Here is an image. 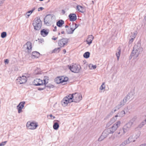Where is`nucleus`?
I'll return each mask as SVG.
<instances>
[{"mask_svg":"<svg viewBox=\"0 0 146 146\" xmlns=\"http://www.w3.org/2000/svg\"><path fill=\"white\" fill-rule=\"evenodd\" d=\"M47 78H48L47 76H44V78H45V79H44L43 81L44 83H43V85H42V86H44L45 87H46V86L47 85V84L48 83V82H46V79Z\"/></svg>","mask_w":146,"mask_h":146,"instance_id":"72a5a7b5","label":"nucleus"},{"mask_svg":"<svg viewBox=\"0 0 146 146\" xmlns=\"http://www.w3.org/2000/svg\"><path fill=\"white\" fill-rule=\"evenodd\" d=\"M33 83L34 85L40 86L43 85V81L40 79L36 78L34 80Z\"/></svg>","mask_w":146,"mask_h":146,"instance_id":"ddd939ff","label":"nucleus"},{"mask_svg":"<svg viewBox=\"0 0 146 146\" xmlns=\"http://www.w3.org/2000/svg\"><path fill=\"white\" fill-rule=\"evenodd\" d=\"M62 13L63 15L65 13V11L64 10L62 9Z\"/></svg>","mask_w":146,"mask_h":146,"instance_id":"13d9d810","label":"nucleus"},{"mask_svg":"<svg viewBox=\"0 0 146 146\" xmlns=\"http://www.w3.org/2000/svg\"><path fill=\"white\" fill-rule=\"evenodd\" d=\"M25 102L24 101L21 102L17 106V108L18 110V113H20L22 111V109L24 107V105L25 104Z\"/></svg>","mask_w":146,"mask_h":146,"instance_id":"f8f14e48","label":"nucleus"},{"mask_svg":"<svg viewBox=\"0 0 146 146\" xmlns=\"http://www.w3.org/2000/svg\"><path fill=\"white\" fill-rule=\"evenodd\" d=\"M133 137V135L130 136L128 139L123 142L118 146H125L127 144L129 143L130 142H135V140H134Z\"/></svg>","mask_w":146,"mask_h":146,"instance_id":"6e6552de","label":"nucleus"},{"mask_svg":"<svg viewBox=\"0 0 146 146\" xmlns=\"http://www.w3.org/2000/svg\"><path fill=\"white\" fill-rule=\"evenodd\" d=\"M115 108V109H114V111L113 112H115L117 110H118L117 109H116Z\"/></svg>","mask_w":146,"mask_h":146,"instance_id":"69168bd1","label":"nucleus"},{"mask_svg":"<svg viewBox=\"0 0 146 146\" xmlns=\"http://www.w3.org/2000/svg\"><path fill=\"white\" fill-rule=\"evenodd\" d=\"M105 87V86L104 85V83H103L101 85V86L100 88V90H103V89H104Z\"/></svg>","mask_w":146,"mask_h":146,"instance_id":"a18cd8bd","label":"nucleus"},{"mask_svg":"<svg viewBox=\"0 0 146 146\" xmlns=\"http://www.w3.org/2000/svg\"><path fill=\"white\" fill-rule=\"evenodd\" d=\"M102 134L106 138L110 134V133L108 132L107 129H106L104 131Z\"/></svg>","mask_w":146,"mask_h":146,"instance_id":"bb28decb","label":"nucleus"},{"mask_svg":"<svg viewBox=\"0 0 146 146\" xmlns=\"http://www.w3.org/2000/svg\"><path fill=\"white\" fill-rule=\"evenodd\" d=\"M68 40L69 39L66 38H63L59 40L58 41V46L62 48L67 45Z\"/></svg>","mask_w":146,"mask_h":146,"instance_id":"0eeeda50","label":"nucleus"},{"mask_svg":"<svg viewBox=\"0 0 146 146\" xmlns=\"http://www.w3.org/2000/svg\"><path fill=\"white\" fill-rule=\"evenodd\" d=\"M32 13L29 12V11L27 12L25 14L26 17L28 18Z\"/></svg>","mask_w":146,"mask_h":146,"instance_id":"ea45409f","label":"nucleus"},{"mask_svg":"<svg viewBox=\"0 0 146 146\" xmlns=\"http://www.w3.org/2000/svg\"><path fill=\"white\" fill-rule=\"evenodd\" d=\"M89 66L90 69H95L96 67V65H94L92 64H90L89 65Z\"/></svg>","mask_w":146,"mask_h":146,"instance_id":"f704fd0d","label":"nucleus"},{"mask_svg":"<svg viewBox=\"0 0 146 146\" xmlns=\"http://www.w3.org/2000/svg\"><path fill=\"white\" fill-rule=\"evenodd\" d=\"M131 127L128 125H127V124H126L123 127V128L127 131V132L129 130Z\"/></svg>","mask_w":146,"mask_h":146,"instance_id":"c85d7f7f","label":"nucleus"},{"mask_svg":"<svg viewBox=\"0 0 146 146\" xmlns=\"http://www.w3.org/2000/svg\"><path fill=\"white\" fill-rule=\"evenodd\" d=\"M65 27L66 28H69V26H68V25H66Z\"/></svg>","mask_w":146,"mask_h":146,"instance_id":"e2e57ef3","label":"nucleus"},{"mask_svg":"<svg viewBox=\"0 0 146 146\" xmlns=\"http://www.w3.org/2000/svg\"><path fill=\"white\" fill-rule=\"evenodd\" d=\"M144 125L143 124H142L141 123H140L139 125H138V127L140 128H141Z\"/></svg>","mask_w":146,"mask_h":146,"instance_id":"3c124183","label":"nucleus"},{"mask_svg":"<svg viewBox=\"0 0 146 146\" xmlns=\"http://www.w3.org/2000/svg\"><path fill=\"white\" fill-rule=\"evenodd\" d=\"M60 47L58 48H55L52 51V53H58L61 50Z\"/></svg>","mask_w":146,"mask_h":146,"instance_id":"7c9ffc66","label":"nucleus"},{"mask_svg":"<svg viewBox=\"0 0 146 146\" xmlns=\"http://www.w3.org/2000/svg\"><path fill=\"white\" fill-rule=\"evenodd\" d=\"M146 145V143H143L140 145L139 146H145Z\"/></svg>","mask_w":146,"mask_h":146,"instance_id":"680f3d73","label":"nucleus"},{"mask_svg":"<svg viewBox=\"0 0 146 146\" xmlns=\"http://www.w3.org/2000/svg\"><path fill=\"white\" fill-rule=\"evenodd\" d=\"M105 138V137L102 134L101 136L99 137L98 139L99 141H101L104 140Z\"/></svg>","mask_w":146,"mask_h":146,"instance_id":"e433bc0d","label":"nucleus"},{"mask_svg":"<svg viewBox=\"0 0 146 146\" xmlns=\"http://www.w3.org/2000/svg\"><path fill=\"white\" fill-rule=\"evenodd\" d=\"M69 69L72 72L78 73L81 69L80 66L76 64H73L72 66H68Z\"/></svg>","mask_w":146,"mask_h":146,"instance_id":"20e7f679","label":"nucleus"},{"mask_svg":"<svg viewBox=\"0 0 146 146\" xmlns=\"http://www.w3.org/2000/svg\"><path fill=\"white\" fill-rule=\"evenodd\" d=\"M64 21L62 20H60L56 22V25L59 27H61L64 24Z\"/></svg>","mask_w":146,"mask_h":146,"instance_id":"393cba45","label":"nucleus"},{"mask_svg":"<svg viewBox=\"0 0 146 146\" xmlns=\"http://www.w3.org/2000/svg\"><path fill=\"white\" fill-rule=\"evenodd\" d=\"M44 9V8L43 7H40L38 8V11H40V10L42 11V10H43Z\"/></svg>","mask_w":146,"mask_h":146,"instance_id":"603ef678","label":"nucleus"},{"mask_svg":"<svg viewBox=\"0 0 146 146\" xmlns=\"http://www.w3.org/2000/svg\"><path fill=\"white\" fill-rule=\"evenodd\" d=\"M70 97H72L71 102H74L76 103H78L80 102L82 100V97L81 95L80 94L77 93H75L72 94H70Z\"/></svg>","mask_w":146,"mask_h":146,"instance_id":"7ed1b4c3","label":"nucleus"},{"mask_svg":"<svg viewBox=\"0 0 146 146\" xmlns=\"http://www.w3.org/2000/svg\"><path fill=\"white\" fill-rule=\"evenodd\" d=\"M27 80L26 77L24 76H23L22 77H19L17 79V82L20 84L25 83L27 81Z\"/></svg>","mask_w":146,"mask_h":146,"instance_id":"9b49d317","label":"nucleus"},{"mask_svg":"<svg viewBox=\"0 0 146 146\" xmlns=\"http://www.w3.org/2000/svg\"><path fill=\"white\" fill-rule=\"evenodd\" d=\"M136 119V117H134L131 119L130 120V121L132 123V124L135 122Z\"/></svg>","mask_w":146,"mask_h":146,"instance_id":"c03bdc74","label":"nucleus"},{"mask_svg":"<svg viewBox=\"0 0 146 146\" xmlns=\"http://www.w3.org/2000/svg\"><path fill=\"white\" fill-rule=\"evenodd\" d=\"M32 25L35 30H39L42 26V22L40 17H38L35 18L33 21Z\"/></svg>","mask_w":146,"mask_h":146,"instance_id":"f03ea898","label":"nucleus"},{"mask_svg":"<svg viewBox=\"0 0 146 146\" xmlns=\"http://www.w3.org/2000/svg\"><path fill=\"white\" fill-rule=\"evenodd\" d=\"M49 32V30H46L44 29L41 30L40 34L42 36L45 37L48 35Z\"/></svg>","mask_w":146,"mask_h":146,"instance_id":"a211bd4d","label":"nucleus"},{"mask_svg":"<svg viewBox=\"0 0 146 146\" xmlns=\"http://www.w3.org/2000/svg\"><path fill=\"white\" fill-rule=\"evenodd\" d=\"M7 141H5L4 142H2L0 143V146H4L7 143Z\"/></svg>","mask_w":146,"mask_h":146,"instance_id":"49530a36","label":"nucleus"},{"mask_svg":"<svg viewBox=\"0 0 146 146\" xmlns=\"http://www.w3.org/2000/svg\"><path fill=\"white\" fill-rule=\"evenodd\" d=\"M142 50L143 48L141 47L140 44L135 45L133 47V49L131 53L130 56L131 57L134 56L135 58H136Z\"/></svg>","mask_w":146,"mask_h":146,"instance_id":"f257e3e1","label":"nucleus"},{"mask_svg":"<svg viewBox=\"0 0 146 146\" xmlns=\"http://www.w3.org/2000/svg\"><path fill=\"white\" fill-rule=\"evenodd\" d=\"M4 62L5 64H8L9 62V60L8 59H6L5 60Z\"/></svg>","mask_w":146,"mask_h":146,"instance_id":"8fccbe9b","label":"nucleus"},{"mask_svg":"<svg viewBox=\"0 0 146 146\" xmlns=\"http://www.w3.org/2000/svg\"><path fill=\"white\" fill-rule=\"evenodd\" d=\"M38 126V125L37 123L33 122H32L29 124L27 123V128L30 129H35Z\"/></svg>","mask_w":146,"mask_h":146,"instance_id":"9d476101","label":"nucleus"},{"mask_svg":"<svg viewBox=\"0 0 146 146\" xmlns=\"http://www.w3.org/2000/svg\"><path fill=\"white\" fill-rule=\"evenodd\" d=\"M90 53L88 52H85L83 55L84 57L86 58H88L90 57Z\"/></svg>","mask_w":146,"mask_h":146,"instance_id":"c756f323","label":"nucleus"},{"mask_svg":"<svg viewBox=\"0 0 146 146\" xmlns=\"http://www.w3.org/2000/svg\"><path fill=\"white\" fill-rule=\"evenodd\" d=\"M38 40H39V42L41 43H42V41H43V39L42 40L41 39H38Z\"/></svg>","mask_w":146,"mask_h":146,"instance_id":"6e6d98bb","label":"nucleus"},{"mask_svg":"<svg viewBox=\"0 0 146 146\" xmlns=\"http://www.w3.org/2000/svg\"><path fill=\"white\" fill-rule=\"evenodd\" d=\"M62 77L58 76L56 78L54 79L55 82L57 84L60 83L62 84Z\"/></svg>","mask_w":146,"mask_h":146,"instance_id":"6ab92c4d","label":"nucleus"},{"mask_svg":"<svg viewBox=\"0 0 146 146\" xmlns=\"http://www.w3.org/2000/svg\"><path fill=\"white\" fill-rule=\"evenodd\" d=\"M94 37L92 35H89L88 36V37L86 41L87 42V43L88 45H90L92 42V41L94 39Z\"/></svg>","mask_w":146,"mask_h":146,"instance_id":"f3484780","label":"nucleus"},{"mask_svg":"<svg viewBox=\"0 0 146 146\" xmlns=\"http://www.w3.org/2000/svg\"><path fill=\"white\" fill-rule=\"evenodd\" d=\"M49 116L51 117H53V116L52 115V114H50L49 115Z\"/></svg>","mask_w":146,"mask_h":146,"instance_id":"774afa93","label":"nucleus"},{"mask_svg":"<svg viewBox=\"0 0 146 146\" xmlns=\"http://www.w3.org/2000/svg\"><path fill=\"white\" fill-rule=\"evenodd\" d=\"M127 124L131 127L133 124L129 121Z\"/></svg>","mask_w":146,"mask_h":146,"instance_id":"09e8293b","label":"nucleus"},{"mask_svg":"<svg viewBox=\"0 0 146 146\" xmlns=\"http://www.w3.org/2000/svg\"><path fill=\"white\" fill-rule=\"evenodd\" d=\"M68 17L70 21H76L77 19V17L76 14L74 13L70 14L69 15Z\"/></svg>","mask_w":146,"mask_h":146,"instance_id":"dca6fc26","label":"nucleus"},{"mask_svg":"<svg viewBox=\"0 0 146 146\" xmlns=\"http://www.w3.org/2000/svg\"><path fill=\"white\" fill-rule=\"evenodd\" d=\"M136 119V117H134L131 119L130 120V121L132 123V124L135 122Z\"/></svg>","mask_w":146,"mask_h":146,"instance_id":"37998d69","label":"nucleus"},{"mask_svg":"<svg viewBox=\"0 0 146 146\" xmlns=\"http://www.w3.org/2000/svg\"><path fill=\"white\" fill-rule=\"evenodd\" d=\"M74 31V29L72 28L71 27L70 28H68V29H66V31L67 33L68 34H72L73 33V32Z\"/></svg>","mask_w":146,"mask_h":146,"instance_id":"5701e85b","label":"nucleus"},{"mask_svg":"<svg viewBox=\"0 0 146 146\" xmlns=\"http://www.w3.org/2000/svg\"><path fill=\"white\" fill-rule=\"evenodd\" d=\"M74 24H75V28L74 29V30L76 29L77 28H78V27L80 25H77L76 24V23H74Z\"/></svg>","mask_w":146,"mask_h":146,"instance_id":"5fc2aeb1","label":"nucleus"},{"mask_svg":"<svg viewBox=\"0 0 146 146\" xmlns=\"http://www.w3.org/2000/svg\"><path fill=\"white\" fill-rule=\"evenodd\" d=\"M56 28H57V27L56 26H55L54 27V29H53V31H56Z\"/></svg>","mask_w":146,"mask_h":146,"instance_id":"bf43d9fd","label":"nucleus"},{"mask_svg":"<svg viewBox=\"0 0 146 146\" xmlns=\"http://www.w3.org/2000/svg\"><path fill=\"white\" fill-rule=\"evenodd\" d=\"M125 114V112L124 111L122 110L121 112L118 113V115H119V116L122 117L124 116Z\"/></svg>","mask_w":146,"mask_h":146,"instance_id":"2f4dec72","label":"nucleus"},{"mask_svg":"<svg viewBox=\"0 0 146 146\" xmlns=\"http://www.w3.org/2000/svg\"><path fill=\"white\" fill-rule=\"evenodd\" d=\"M121 53V50L120 49V48L119 49V51L116 53V56L117 58V60H118L119 59L120 54Z\"/></svg>","mask_w":146,"mask_h":146,"instance_id":"c9c22d12","label":"nucleus"},{"mask_svg":"<svg viewBox=\"0 0 146 146\" xmlns=\"http://www.w3.org/2000/svg\"><path fill=\"white\" fill-rule=\"evenodd\" d=\"M64 31H62L61 32V34H64Z\"/></svg>","mask_w":146,"mask_h":146,"instance_id":"338daca9","label":"nucleus"},{"mask_svg":"<svg viewBox=\"0 0 146 146\" xmlns=\"http://www.w3.org/2000/svg\"><path fill=\"white\" fill-rule=\"evenodd\" d=\"M25 45H27V49L28 54H30L32 50V43L30 41L27 42Z\"/></svg>","mask_w":146,"mask_h":146,"instance_id":"4468645a","label":"nucleus"},{"mask_svg":"<svg viewBox=\"0 0 146 146\" xmlns=\"http://www.w3.org/2000/svg\"><path fill=\"white\" fill-rule=\"evenodd\" d=\"M59 127L58 123L57 122H55L53 125V129L55 130H57Z\"/></svg>","mask_w":146,"mask_h":146,"instance_id":"a878e982","label":"nucleus"},{"mask_svg":"<svg viewBox=\"0 0 146 146\" xmlns=\"http://www.w3.org/2000/svg\"><path fill=\"white\" fill-rule=\"evenodd\" d=\"M136 119V117H134L131 119L130 120V121L132 123V124L135 122Z\"/></svg>","mask_w":146,"mask_h":146,"instance_id":"79ce46f5","label":"nucleus"},{"mask_svg":"<svg viewBox=\"0 0 146 146\" xmlns=\"http://www.w3.org/2000/svg\"><path fill=\"white\" fill-rule=\"evenodd\" d=\"M52 17L51 15H47L44 19V24L47 25H50Z\"/></svg>","mask_w":146,"mask_h":146,"instance_id":"1a4fd4ad","label":"nucleus"},{"mask_svg":"<svg viewBox=\"0 0 146 146\" xmlns=\"http://www.w3.org/2000/svg\"><path fill=\"white\" fill-rule=\"evenodd\" d=\"M7 36V33L5 32H3L1 33V36L3 38H4L6 37Z\"/></svg>","mask_w":146,"mask_h":146,"instance_id":"4c0bfd02","label":"nucleus"},{"mask_svg":"<svg viewBox=\"0 0 146 146\" xmlns=\"http://www.w3.org/2000/svg\"><path fill=\"white\" fill-rule=\"evenodd\" d=\"M127 132L126 131H125L123 128L122 129H119V132H116L117 134L118 135H119V136L121 137L124 135L125 133Z\"/></svg>","mask_w":146,"mask_h":146,"instance_id":"aec40b11","label":"nucleus"},{"mask_svg":"<svg viewBox=\"0 0 146 146\" xmlns=\"http://www.w3.org/2000/svg\"><path fill=\"white\" fill-rule=\"evenodd\" d=\"M62 77V84L64 83L63 84H66V82L68 80V77H64L63 76Z\"/></svg>","mask_w":146,"mask_h":146,"instance_id":"cd10ccee","label":"nucleus"},{"mask_svg":"<svg viewBox=\"0 0 146 146\" xmlns=\"http://www.w3.org/2000/svg\"><path fill=\"white\" fill-rule=\"evenodd\" d=\"M131 33V35L130 37L131 38L132 37L134 39L136 36L137 34H136V33Z\"/></svg>","mask_w":146,"mask_h":146,"instance_id":"a19ab883","label":"nucleus"},{"mask_svg":"<svg viewBox=\"0 0 146 146\" xmlns=\"http://www.w3.org/2000/svg\"><path fill=\"white\" fill-rule=\"evenodd\" d=\"M134 39L133 38H132V37L130 39L129 42H128V43L129 44V46H131V44L133 42Z\"/></svg>","mask_w":146,"mask_h":146,"instance_id":"58836bf2","label":"nucleus"},{"mask_svg":"<svg viewBox=\"0 0 146 146\" xmlns=\"http://www.w3.org/2000/svg\"><path fill=\"white\" fill-rule=\"evenodd\" d=\"M45 87L44 86H43L42 87V88H38V90H44L45 88Z\"/></svg>","mask_w":146,"mask_h":146,"instance_id":"de8ad7c7","label":"nucleus"},{"mask_svg":"<svg viewBox=\"0 0 146 146\" xmlns=\"http://www.w3.org/2000/svg\"><path fill=\"white\" fill-rule=\"evenodd\" d=\"M63 52L65 54L66 52V50L65 49H64L63 50Z\"/></svg>","mask_w":146,"mask_h":146,"instance_id":"0e129e2a","label":"nucleus"},{"mask_svg":"<svg viewBox=\"0 0 146 146\" xmlns=\"http://www.w3.org/2000/svg\"><path fill=\"white\" fill-rule=\"evenodd\" d=\"M54 85L51 84H48L46 86V87H47L48 89H51L52 88L54 87Z\"/></svg>","mask_w":146,"mask_h":146,"instance_id":"473e14b6","label":"nucleus"},{"mask_svg":"<svg viewBox=\"0 0 146 146\" xmlns=\"http://www.w3.org/2000/svg\"><path fill=\"white\" fill-rule=\"evenodd\" d=\"M133 95V94L131 92L129 93L124 98L123 101H124L125 103H126L130 99V98Z\"/></svg>","mask_w":146,"mask_h":146,"instance_id":"2eb2a0df","label":"nucleus"},{"mask_svg":"<svg viewBox=\"0 0 146 146\" xmlns=\"http://www.w3.org/2000/svg\"><path fill=\"white\" fill-rule=\"evenodd\" d=\"M54 36H53L52 38V39L54 40H56L57 38V37H56V38H54Z\"/></svg>","mask_w":146,"mask_h":146,"instance_id":"052dcab7","label":"nucleus"},{"mask_svg":"<svg viewBox=\"0 0 146 146\" xmlns=\"http://www.w3.org/2000/svg\"><path fill=\"white\" fill-rule=\"evenodd\" d=\"M35 7H34L31 10L29 11V12H30L31 13H33V11L35 10Z\"/></svg>","mask_w":146,"mask_h":146,"instance_id":"864d4df0","label":"nucleus"},{"mask_svg":"<svg viewBox=\"0 0 146 146\" xmlns=\"http://www.w3.org/2000/svg\"><path fill=\"white\" fill-rule=\"evenodd\" d=\"M141 123L142 124H143L144 125L146 123V121H145V120H144V121H143Z\"/></svg>","mask_w":146,"mask_h":146,"instance_id":"4d7b16f0","label":"nucleus"},{"mask_svg":"<svg viewBox=\"0 0 146 146\" xmlns=\"http://www.w3.org/2000/svg\"><path fill=\"white\" fill-rule=\"evenodd\" d=\"M121 124L120 121H118L114 123L111 127L107 129L110 134L113 133L120 126Z\"/></svg>","mask_w":146,"mask_h":146,"instance_id":"39448f33","label":"nucleus"},{"mask_svg":"<svg viewBox=\"0 0 146 146\" xmlns=\"http://www.w3.org/2000/svg\"><path fill=\"white\" fill-rule=\"evenodd\" d=\"M76 9L78 11L81 13H84V8L82 6L77 5L76 6Z\"/></svg>","mask_w":146,"mask_h":146,"instance_id":"b1692460","label":"nucleus"},{"mask_svg":"<svg viewBox=\"0 0 146 146\" xmlns=\"http://www.w3.org/2000/svg\"><path fill=\"white\" fill-rule=\"evenodd\" d=\"M40 53L37 51H34L32 53V57H33L34 58H38L40 55Z\"/></svg>","mask_w":146,"mask_h":146,"instance_id":"4be33fe9","label":"nucleus"},{"mask_svg":"<svg viewBox=\"0 0 146 146\" xmlns=\"http://www.w3.org/2000/svg\"><path fill=\"white\" fill-rule=\"evenodd\" d=\"M125 104L123 100L121 101L120 102L119 104L116 106L115 108L117 110H119L124 106Z\"/></svg>","mask_w":146,"mask_h":146,"instance_id":"412c9836","label":"nucleus"},{"mask_svg":"<svg viewBox=\"0 0 146 146\" xmlns=\"http://www.w3.org/2000/svg\"><path fill=\"white\" fill-rule=\"evenodd\" d=\"M70 98V95L69 94L63 98L61 102V103L63 106L65 107L67 106L68 103L72 102H71V100H72V96Z\"/></svg>","mask_w":146,"mask_h":146,"instance_id":"423d86ee","label":"nucleus"}]
</instances>
